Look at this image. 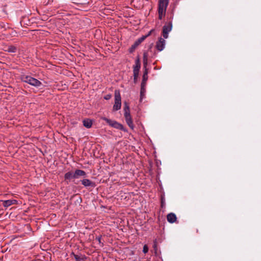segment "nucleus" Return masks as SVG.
I'll return each mask as SVG.
<instances>
[{
    "label": "nucleus",
    "instance_id": "39448f33",
    "mask_svg": "<svg viewBox=\"0 0 261 261\" xmlns=\"http://www.w3.org/2000/svg\"><path fill=\"white\" fill-rule=\"evenodd\" d=\"M140 63L139 59H138L135 62V65L134 66L133 68V73H134V80H136L139 75V70L140 68Z\"/></svg>",
    "mask_w": 261,
    "mask_h": 261
},
{
    "label": "nucleus",
    "instance_id": "9d476101",
    "mask_svg": "<svg viewBox=\"0 0 261 261\" xmlns=\"http://www.w3.org/2000/svg\"><path fill=\"white\" fill-rule=\"evenodd\" d=\"M17 203V201L14 199L7 200L3 201V204L5 207H8L13 204Z\"/></svg>",
    "mask_w": 261,
    "mask_h": 261
},
{
    "label": "nucleus",
    "instance_id": "4468645a",
    "mask_svg": "<svg viewBox=\"0 0 261 261\" xmlns=\"http://www.w3.org/2000/svg\"><path fill=\"white\" fill-rule=\"evenodd\" d=\"M82 184L84 185L85 187L91 186L94 187L95 186L94 184L92 182L91 180H82Z\"/></svg>",
    "mask_w": 261,
    "mask_h": 261
},
{
    "label": "nucleus",
    "instance_id": "f257e3e1",
    "mask_svg": "<svg viewBox=\"0 0 261 261\" xmlns=\"http://www.w3.org/2000/svg\"><path fill=\"white\" fill-rule=\"evenodd\" d=\"M169 0H159L158 4L159 19L162 20L165 16Z\"/></svg>",
    "mask_w": 261,
    "mask_h": 261
},
{
    "label": "nucleus",
    "instance_id": "dca6fc26",
    "mask_svg": "<svg viewBox=\"0 0 261 261\" xmlns=\"http://www.w3.org/2000/svg\"><path fill=\"white\" fill-rule=\"evenodd\" d=\"M101 119L105 120L109 125L111 126H112V124H113V122L115 121V120H112L106 117H102Z\"/></svg>",
    "mask_w": 261,
    "mask_h": 261
},
{
    "label": "nucleus",
    "instance_id": "f3484780",
    "mask_svg": "<svg viewBox=\"0 0 261 261\" xmlns=\"http://www.w3.org/2000/svg\"><path fill=\"white\" fill-rule=\"evenodd\" d=\"M16 48L13 46H9V48H8V51L9 52L15 53L16 51Z\"/></svg>",
    "mask_w": 261,
    "mask_h": 261
},
{
    "label": "nucleus",
    "instance_id": "0eeeda50",
    "mask_svg": "<svg viewBox=\"0 0 261 261\" xmlns=\"http://www.w3.org/2000/svg\"><path fill=\"white\" fill-rule=\"evenodd\" d=\"M73 173L74 178L85 177V175L86 174V172L84 171L81 170H76L75 171H73Z\"/></svg>",
    "mask_w": 261,
    "mask_h": 261
},
{
    "label": "nucleus",
    "instance_id": "f8f14e48",
    "mask_svg": "<svg viewBox=\"0 0 261 261\" xmlns=\"http://www.w3.org/2000/svg\"><path fill=\"white\" fill-rule=\"evenodd\" d=\"M112 127H113L114 128H117V129H119L120 130H124L123 125L122 124H121L120 123H119L118 122H117L116 121H115L113 122V124H112Z\"/></svg>",
    "mask_w": 261,
    "mask_h": 261
},
{
    "label": "nucleus",
    "instance_id": "aec40b11",
    "mask_svg": "<svg viewBox=\"0 0 261 261\" xmlns=\"http://www.w3.org/2000/svg\"><path fill=\"white\" fill-rule=\"evenodd\" d=\"M147 59H148V55H147V54L146 53H144L143 54V61H147Z\"/></svg>",
    "mask_w": 261,
    "mask_h": 261
},
{
    "label": "nucleus",
    "instance_id": "20e7f679",
    "mask_svg": "<svg viewBox=\"0 0 261 261\" xmlns=\"http://www.w3.org/2000/svg\"><path fill=\"white\" fill-rule=\"evenodd\" d=\"M172 25L171 22H169L168 24H165L163 28V35L165 38H167L168 37V33L171 31Z\"/></svg>",
    "mask_w": 261,
    "mask_h": 261
},
{
    "label": "nucleus",
    "instance_id": "9b49d317",
    "mask_svg": "<svg viewBox=\"0 0 261 261\" xmlns=\"http://www.w3.org/2000/svg\"><path fill=\"white\" fill-rule=\"evenodd\" d=\"M83 122L84 126L87 128H90L92 126V121L90 119H85L83 120Z\"/></svg>",
    "mask_w": 261,
    "mask_h": 261
},
{
    "label": "nucleus",
    "instance_id": "423d86ee",
    "mask_svg": "<svg viewBox=\"0 0 261 261\" xmlns=\"http://www.w3.org/2000/svg\"><path fill=\"white\" fill-rule=\"evenodd\" d=\"M166 41L165 40L162 38H160L158 41L156 43V48L159 51H162L164 49Z\"/></svg>",
    "mask_w": 261,
    "mask_h": 261
},
{
    "label": "nucleus",
    "instance_id": "2eb2a0df",
    "mask_svg": "<svg viewBox=\"0 0 261 261\" xmlns=\"http://www.w3.org/2000/svg\"><path fill=\"white\" fill-rule=\"evenodd\" d=\"M74 173L73 171H70L67 173H66L65 174V178L66 179H70V178H74L73 177Z\"/></svg>",
    "mask_w": 261,
    "mask_h": 261
},
{
    "label": "nucleus",
    "instance_id": "412c9836",
    "mask_svg": "<svg viewBox=\"0 0 261 261\" xmlns=\"http://www.w3.org/2000/svg\"><path fill=\"white\" fill-rule=\"evenodd\" d=\"M130 114L129 111H124V117L125 118L130 117Z\"/></svg>",
    "mask_w": 261,
    "mask_h": 261
},
{
    "label": "nucleus",
    "instance_id": "b1692460",
    "mask_svg": "<svg viewBox=\"0 0 261 261\" xmlns=\"http://www.w3.org/2000/svg\"><path fill=\"white\" fill-rule=\"evenodd\" d=\"M143 64H144V67L145 68H146V65H147V61H143Z\"/></svg>",
    "mask_w": 261,
    "mask_h": 261
},
{
    "label": "nucleus",
    "instance_id": "7ed1b4c3",
    "mask_svg": "<svg viewBox=\"0 0 261 261\" xmlns=\"http://www.w3.org/2000/svg\"><path fill=\"white\" fill-rule=\"evenodd\" d=\"M121 98L120 91L119 90L115 91V103L113 107L114 111H118L121 109Z\"/></svg>",
    "mask_w": 261,
    "mask_h": 261
},
{
    "label": "nucleus",
    "instance_id": "1a4fd4ad",
    "mask_svg": "<svg viewBox=\"0 0 261 261\" xmlns=\"http://www.w3.org/2000/svg\"><path fill=\"white\" fill-rule=\"evenodd\" d=\"M153 31V30H151L146 36H143L139 38L137 41H136L133 47L135 48L136 46H137L142 41H143L147 36H149Z\"/></svg>",
    "mask_w": 261,
    "mask_h": 261
},
{
    "label": "nucleus",
    "instance_id": "f03ea898",
    "mask_svg": "<svg viewBox=\"0 0 261 261\" xmlns=\"http://www.w3.org/2000/svg\"><path fill=\"white\" fill-rule=\"evenodd\" d=\"M21 80L23 82L36 87H39L42 85L41 82L29 75H22L21 76Z\"/></svg>",
    "mask_w": 261,
    "mask_h": 261
},
{
    "label": "nucleus",
    "instance_id": "a211bd4d",
    "mask_svg": "<svg viewBox=\"0 0 261 261\" xmlns=\"http://www.w3.org/2000/svg\"><path fill=\"white\" fill-rule=\"evenodd\" d=\"M148 251V246H147V245H144L143 249V252L144 253H146Z\"/></svg>",
    "mask_w": 261,
    "mask_h": 261
},
{
    "label": "nucleus",
    "instance_id": "393cba45",
    "mask_svg": "<svg viewBox=\"0 0 261 261\" xmlns=\"http://www.w3.org/2000/svg\"><path fill=\"white\" fill-rule=\"evenodd\" d=\"M165 205V202H164L163 199H162V202H161V206L163 207Z\"/></svg>",
    "mask_w": 261,
    "mask_h": 261
},
{
    "label": "nucleus",
    "instance_id": "ddd939ff",
    "mask_svg": "<svg viewBox=\"0 0 261 261\" xmlns=\"http://www.w3.org/2000/svg\"><path fill=\"white\" fill-rule=\"evenodd\" d=\"M125 118L126 122L127 124H128V125L132 129H133L134 128V124H133V120L132 119L131 116L126 117Z\"/></svg>",
    "mask_w": 261,
    "mask_h": 261
},
{
    "label": "nucleus",
    "instance_id": "6ab92c4d",
    "mask_svg": "<svg viewBox=\"0 0 261 261\" xmlns=\"http://www.w3.org/2000/svg\"><path fill=\"white\" fill-rule=\"evenodd\" d=\"M124 111H129V106H128L126 102H124Z\"/></svg>",
    "mask_w": 261,
    "mask_h": 261
},
{
    "label": "nucleus",
    "instance_id": "4be33fe9",
    "mask_svg": "<svg viewBox=\"0 0 261 261\" xmlns=\"http://www.w3.org/2000/svg\"><path fill=\"white\" fill-rule=\"evenodd\" d=\"M147 70L146 69H145V71L144 73V74H143V80H146V76L147 75Z\"/></svg>",
    "mask_w": 261,
    "mask_h": 261
},
{
    "label": "nucleus",
    "instance_id": "5701e85b",
    "mask_svg": "<svg viewBox=\"0 0 261 261\" xmlns=\"http://www.w3.org/2000/svg\"><path fill=\"white\" fill-rule=\"evenodd\" d=\"M111 97V95H107L105 97V98L106 99L108 100V99H109Z\"/></svg>",
    "mask_w": 261,
    "mask_h": 261
},
{
    "label": "nucleus",
    "instance_id": "6e6552de",
    "mask_svg": "<svg viewBox=\"0 0 261 261\" xmlns=\"http://www.w3.org/2000/svg\"><path fill=\"white\" fill-rule=\"evenodd\" d=\"M167 219L169 223H173L176 221L177 218L175 214L171 213L167 215Z\"/></svg>",
    "mask_w": 261,
    "mask_h": 261
}]
</instances>
